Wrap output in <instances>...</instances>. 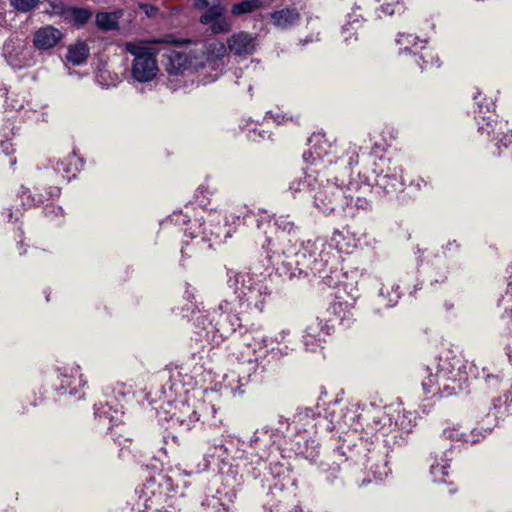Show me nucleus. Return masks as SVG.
<instances>
[{
    "mask_svg": "<svg viewBox=\"0 0 512 512\" xmlns=\"http://www.w3.org/2000/svg\"><path fill=\"white\" fill-rule=\"evenodd\" d=\"M336 414L341 415L342 429L353 430L344 433L335 454L345 456L344 461L361 462L375 480H383L390 473L386 458L391 448L389 435L393 432V418L386 408L371 403L357 415L350 408L340 409Z\"/></svg>",
    "mask_w": 512,
    "mask_h": 512,
    "instance_id": "nucleus-1",
    "label": "nucleus"
},
{
    "mask_svg": "<svg viewBox=\"0 0 512 512\" xmlns=\"http://www.w3.org/2000/svg\"><path fill=\"white\" fill-rule=\"evenodd\" d=\"M340 417L341 415L336 414L335 410L322 415L320 411L311 407L298 408L292 422L293 431H291V424L288 419L283 417H280L277 428L269 429L279 433L278 447H281L282 438H288L292 445L291 449L296 454L314 462L319 456V443L310 436L311 432L322 435L334 430L337 432L342 430ZM280 454V448H278V452L267 460V470L261 480L262 487H267L271 492L273 490L282 491L289 480L287 467L279 461Z\"/></svg>",
    "mask_w": 512,
    "mask_h": 512,
    "instance_id": "nucleus-2",
    "label": "nucleus"
},
{
    "mask_svg": "<svg viewBox=\"0 0 512 512\" xmlns=\"http://www.w3.org/2000/svg\"><path fill=\"white\" fill-rule=\"evenodd\" d=\"M279 437V433L273 432L269 427L256 430L251 439L253 451L244 459H237L232 455L231 447L222 441L214 442L207 448L203 456V463L198 465L197 471L212 469L223 477L224 474L233 476L238 469H241L242 475L261 481L267 470V460L278 452Z\"/></svg>",
    "mask_w": 512,
    "mask_h": 512,
    "instance_id": "nucleus-3",
    "label": "nucleus"
},
{
    "mask_svg": "<svg viewBox=\"0 0 512 512\" xmlns=\"http://www.w3.org/2000/svg\"><path fill=\"white\" fill-rule=\"evenodd\" d=\"M281 252L285 274L290 278L313 275L321 278L330 288L341 282L342 270L337 266L336 253L332 252V244H328L325 238L318 237L300 243L288 239Z\"/></svg>",
    "mask_w": 512,
    "mask_h": 512,
    "instance_id": "nucleus-4",
    "label": "nucleus"
},
{
    "mask_svg": "<svg viewBox=\"0 0 512 512\" xmlns=\"http://www.w3.org/2000/svg\"><path fill=\"white\" fill-rule=\"evenodd\" d=\"M243 345L246 346L247 351H241L236 359L239 362V373L236 381L237 385L233 386L229 382L231 392L236 394H243L244 386L250 382H261L266 372L274 367L277 361L289 355L291 349L285 345L283 347H274L269 344V338L264 336H252L246 334L243 338Z\"/></svg>",
    "mask_w": 512,
    "mask_h": 512,
    "instance_id": "nucleus-5",
    "label": "nucleus"
},
{
    "mask_svg": "<svg viewBox=\"0 0 512 512\" xmlns=\"http://www.w3.org/2000/svg\"><path fill=\"white\" fill-rule=\"evenodd\" d=\"M422 389L425 395L451 396L461 392L468 381L467 363L452 351L422 369Z\"/></svg>",
    "mask_w": 512,
    "mask_h": 512,
    "instance_id": "nucleus-6",
    "label": "nucleus"
},
{
    "mask_svg": "<svg viewBox=\"0 0 512 512\" xmlns=\"http://www.w3.org/2000/svg\"><path fill=\"white\" fill-rule=\"evenodd\" d=\"M170 221L176 226H185L184 234L191 239L200 238L201 242H208L211 248L214 243H220L231 237L228 220L218 211H206L202 207L185 206L184 211H175Z\"/></svg>",
    "mask_w": 512,
    "mask_h": 512,
    "instance_id": "nucleus-7",
    "label": "nucleus"
},
{
    "mask_svg": "<svg viewBox=\"0 0 512 512\" xmlns=\"http://www.w3.org/2000/svg\"><path fill=\"white\" fill-rule=\"evenodd\" d=\"M226 283L232 289L241 312L261 314L271 300V288L250 272L228 269Z\"/></svg>",
    "mask_w": 512,
    "mask_h": 512,
    "instance_id": "nucleus-8",
    "label": "nucleus"
},
{
    "mask_svg": "<svg viewBox=\"0 0 512 512\" xmlns=\"http://www.w3.org/2000/svg\"><path fill=\"white\" fill-rule=\"evenodd\" d=\"M233 312V302L221 300L216 308L195 317V333L212 346H219L240 326V319Z\"/></svg>",
    "mask_w": 512,
    "mask_h": 512,
    "instance_id": "nucleus-9",
    "label": "nucleus"
},
{
    "mask_svg": "<svg viewBox=\"0 0 512 512\" xmlns=\"http://www.w3.org/2000/svg\"><path fill=\"white\" fill-rule=\"evenodd\" d=\"M328 145L325 140L317 139L312 144L309 151L303 154V160L309 165V177L326 176L327 174H333L338 170H344L348 172L358 164L359 152L364 155L368 150L367 146H357L355 144L350 145L341 156L334 159L328 154Z\"/></svg>",
    "mask_w": 512,
    "mask_h": 512,
    "instance_id": "nucleus-10",
    "label": "nucleus"
},
{
    "mask_svg": "<svg viewBox=\"0 0 512 512\" xmlns=\"http://www.w3.org/2000/svg\"><path fill=\"white\" fill-rule=\"evenodd\" d=\"M178 478L177 473L170 475L164 472H159L148 478L135 489L132 509L136 512H152L156 508L162 507L172 493L184 496L186 482L182 481V485H180Z\"/></svg>",
    "mask_w": 512,
    "mask_h": 512,
    "instance_id": "nucleus-11",
    "label": "nucleus"
},
{
    "mask_svg": "<svg viewBox=\"0 0 512 512\" xmlns=\"http://www.w3.org/2000/svg\"><path fill=\"white\" fill-rule=\"evenodd\" d=\"M203 409H208V406L190 396L181 398L165 396L162 404L157 408V417L159 421L169 423L170 428L190 431L200 420ZM209 409L213 414L216 413L214 406H209Z\"/></svg>",
    "mask_w": 512,
    "mask_h": 512,
    "instance_id": "nucleus-12",
    "label": "nucleus"
},
{
    "mask_svg": "<svg viewBox=\"0 0 512 512\" xmlns=\"http://www.w3.org/2000/svg\"><path fill=\"white\" fill-rule=\"evenodd\" d=\"M232 218H237L238 221L242 218L244 225H249L252 222L256 223V227L258 230H263L265 234V241L262 243L263 249L269 252H277L276 242H282V247L288 243V239H292L294 242L295 236L298 231V226L295 225L293 221L289 219V216H279L274 221V226L278 229V235L276 239L267 235L266 227L271 226L270 216L264 212V214H256L255 212L248 210L247 208H243L239 211L237 216H232Z\"/></svg>",
    "mask_w": 512,
    "mask_h": 512,
    "instance_id": "nucleus-13",
    "label": "nucleus"
},
{
    "mask_svg": "<svg viewBox=\"0 0 512 512\" xmlns=\"http://www.w3.org/2000/svg\"><path fill=\"white\" fill-rule=\"evenodd\" d=\"M354 174V169L348 172L338 170L333 174L321 177L314 195V205L322 213L329 215L336 207L343 208L346 180Z\"/></svg>",
    "mask_w": 512,
    "mask_h": 512,
    "instance_id": "nucleus-14",
    "label": "nucleus"
},
{
    "mask_svg": "<svg viewBox=\"0 0 512 512\" xmlns=\"http://www.w3.org/2000/svg\"><path fill=\"white\" fill-rule=\"evenodd\" d=\"M371 188L376 194L394 196L404 190L403 169L399 163L380 156L373 161Z\"/></svg>",
    "mask_w": 512,
    "mask_h": 512,
    "instance_id": "nucleus-15",
    "label": "nucleus"
},
{
    "mask_svg": "<svg viewBox=\"0 0 512 512\" xmlns=\"http://www.w3.org/2000/svg\"><path fill=\"white\" fill-rule=\"evenodd\" d=\"M126 51L134 56L130 69L133 83H147L154 80L159 72L156 49L130 42L126 44Z\"/></svg>",
    "mask_w": 512,
    "mask_h": 512,
    "instance_id": "nucleus-16",
    "label": "nucleus"
},
{
    "mask_svg": "<svg viewBox=\"0 0 512 512\" xmlns=\"http://www.w3.org/2000/svg\"><path fill=\"white\" fill-rule=\"evenodd\" d=\"M201 369L202 366H194L191 370L189 362L168 369V380L162 386L164 397L189 396V391L196 385L195 379Z\"/></svg>",
    "mask_w": 512,
    "mask_h": 512,
    "instance_id": "nucleus-17",
    "label": "nucleus"
},
{
    "mask_svg": "<svg viewBox=\"0 0 512 512\" xmlns=\"http://www.w3.org/2000/svg\"><path fill=\"white\" fill-rule=\"evenodd\" d=\"M49 378L52 389L59 396L77 395L86 384L80 366L76 364L55 367Z\"/></svg>",
    "mask_w": 512,
    "mask_h": 512,
    "instance_id": "nucleus-18",
    "label": "nucleus"
},
{
    "mask_svg": "<svg viewBox=\"0 0 512 512\" xmlns=\"http://www.w3.org/2000/svg\"><path fill=\"white\" fill-rule=\"evenodd\" d=\"M2 56L13 69L32 67L37 63L33 47L19 37H10L5 41Z\"/></svg>",
    "mask_w": 512,
    "mask_h": 512,
    "instance_id": "nucleus-19",
    "label": "nucleus"
},
{
    "mask_svg": "<svg viewBox=\"0 0 512 512\" xmlns=\"http://www.w3.org/2000/svg\"><path fill=\"white\" fill-rule=\"evenodd\" d=\"M371 192H374V190L371 188L370 178L362 176L361 172L358 171L357 179L352 175L346 180L343 209L369 210L371 201L367 199L366 195Z\"/></svg>",
    "mask_w": 512,
    "mask_h": 512,
    "instance_id": "nucleus-20",
    "label": "nucleus"
},
{
    "mask_svg": "<svg viewBox=\"0 0 512 512\" xmlns=\"http://www.w3.org/2000/svg\"><path fill=\"white\" fill-rule=\"evenodd\" d=\"M342 438H343L342 436L339 437V440L337 441V443L332 451V454L329 457H327L325 460H322L319 463L318 469H319L320 473L323 475L324 480L328 484H335L338 480L339 481L341 480V477H340L341 471L343 469H345L347 466H350L351 463H353L355 465L362 466L363 469L365 470V473L367 474V477L362 479L360 485H366L368 483H371L372 481H376L373 478L372 473L369 472L366 469L365 465L362 464L361 462L356 463L355 461H352V460L344 461L345 456H339L338 454H335L336 447L338 445L342 444V441H341Z\"/></svg>",
    "mask_w": 512,
    "mask_h": 512,
    "instance_id": "nucleus-21",
    "label": "nucleus"
},
{
    "mask_svg": "<svg viewBox=\"0 0 512 512\" xmlns=\"http://www.w3.org/2000/svg\"><path fill=\"white\" fill-rule=\"evenodd\" d=\"M512 404V384L503 397H494L487 404L480 407L483 421L487 420L486 432H491L508 415V408Z\"/></svg>",
    "mask_w": 512,
    "mask_h": 512,
    "instance_id": "nucleus-22",
    "label": "nucleus"
},
{
    "mask_svg": "<svg viewBox=\"0 0 512 512\" xmlns=\"http://www.w3.org/2000/svg\"><path fill=\"white\" fill-rule=\"evenodd\" d=\"M63 37L64 33L53 25L41 26L32 33L33 50L40 55H51Z\"/></svg>",
    "mask_w": 512,
    "mask_h": 512,
    "instance_id": "nucleus-23",
    "label": "nucleus"
},
{
    "mask_svg": "<svg viewBox=\"0 0 512 512\" xmlns=\"http://www.w3.org/2000/svg\"><path fill=\"white\" fill-rule=\"evenodd\" d=\"M329 334L330 326L316 317L306 325L302 335V343L307 351L315 352L321 347Z\"/></svg>",
    "mask_w": 512,
    "mask_h": 512,
    "instance_id": "nucleus-24",
    "label": "nucleus"
},
{
    "mask_svg": "<svg viewBox=\"0 0 512 512\" xmlns=\"http://www.w3.org/2000/svg\"><path fill=\"white\" fill-rule=\"evenodd\" d=\"M50 14L61 16L65 21L75 26H83L92 17L91 10L82 7L66 6L61 0L50 1Z\"/></svg>",
    "mask_w": 512,
    "mask_h": 512,
    "instance_id": "nucleus-25",
    "label": "nucleus"
},
{
    "mask_svg": "<svg viewBox=\"0 0 512 512\" xmlns=\"http://www.w3.org/2000/svg\"><path fill=\"white\" fill-rule=\"evenodd\" d=\"M477 417L481 419L480 423L482 424V427L480 429L475 428L471 430L469 433H467L462 430V427L460 425L453 424L451 426H447L443 430V437L452 441H460L470 444L478 443L481 439L485 438L486 435L489 434L490 432L485 431V429L487 428V420L483 421V414L479 412V415Z\"/></svg>",
    "mask_w": 512,
    "mask_h": 512,
    "instance_id": "nucleus-26",
    "label": "nucleus"
},
{
    "mask_svg": "<svg viewBox=\"0 0 512 512\" xmlns=\"http://www.w3.org/2000/svg\"><path fill=\"white\" fill-rule=\"evenodd\" d=\"M256 37L244 31L232 34L227 40L230 53L235 56H248L256 51Z\"/></svg>",
    "mask_w": 512,
    "mask_h": 512,
    "instance_id": "nucleus-27",
    "label": "nucleus"
},
{
    "mask_svg": "<svg viewBox=\"0 0 512 512\" xmlns=\"http://www.w3.org/2000/svg\"><path fill=\"white\" fill-rule=\"evenodd\" d=\"M94 414L96 420L102 424L107 425L108 429L118 425L122 422L123 410L122 406L118 403L113 404L112 402L98 403L94 405Z\"/></svg>",
    "mask_w": 512,
    "mask_h": 512,
    "instance_id": "nucleus-28",
    "label": "nucleus"
},
{
    "mask_svg": "<svg viewBox=\"0 0 512 512\" xmlns=\"http://www.w3.org/2000/svg\"><path fill=\"white\" fill-rule=\"evenodd\" d=\"M49 164L57 174L70 181L83 167V160L73 151L63 158L50 160Z\"/></svg>",
    "mask_w": 512,
    "mask_h": 512,
    "instance_id": "nucleus-29",
    "label": "nucleus"
},
{
    "mask_svg": "<svg viewBox=\"0 0 512 512\" xmlns=\"http://www.w3.org/2000/svg\"><path fill=\"white\" fill-rule=\"evenodd\" d=\"M414 423L411 417V413L398 414L395 422H393V432L390 433L389 438L391 439V448L395 446H402L406 439L403 434H408L412 431Z\"/></svg>",
    "mask_w": 512,
    "mask_h": 512,
    "instance_id": "nucleus-30",
    "label": "nucleus"
},
{
    "mask_svg": "<svg viewBox=\"0 0 512 512\" xmlns=\"http://www.w3.org/2000/svg\"><path fill=\"white\" fill-rule=\"evenodd\" d=\"M328 244H332L333 253L336 250L338 253L349 254L357 246V238L345 227L342 230H335Z\"/></svg>",
    "mask_w": 512,
    "mask_h": 512,
    "instance_id": "nucleus-31",
    "label": "nucleus"
},
{
    "mask_svg": "<svg viewBox=\"0 0 512 512\" xmlns=\"http://www.w3.org/2000/svg\"><path fill=\"white\" fill-rule=\"evenodd\" d=\"M165 69L170 77L184 76L189 70L187 54L185 52L171 50L166 55Z\"/></svg>",
    "mask_w": 512,
    "mask_h": 512,
    "instance_id": "nucleus-32",
    "label": "nucleus"
},
{
    "mask_svg": "<svg viewBox=\"0 0 512 512\" xmlns=\"http://www.w3.org/2000/svg\"><path fill=\"white\" fill-rule=\"evenodd\" d=\"M236 497L235 490H227L223 498H217L212 494H205V499L201 505L207 508V512H229Z\"/></svg>",
    "mask_w": 512,
    "mask_h": 512,
    "instance_id": "nucleus-33",
    "label": "nucleus"
},
{
    "mask_svg": "<svg viewBox=\"0 0 512 512\" xmlns=\"http://www.w3.org/2000/svg\"><path fill=\"white\" fill-rule=\"evenodd\" d=\"M399 289L398 284L382 285L375 299L378 306L375 312L380 313L382 307L387 309L395 307L401 297Z\"/></svg>",
    "mask_w": 512,
    "mask_h": 512,
    "instance_id": "nucleus-34",
    "label": "nucleus"
},
{
    "mask_svg": "<svg viewBox=\"0 0 512 512\" xmlns=\"http://www.w3.org/2000/svg\"><path fill=\"white\" fill-rule=\"evenodd\" d=\"M395 42L400 46L399 54H409L414 58L422 45L426 46L428 39H420L411 33H398Z\"/></svg>",
    "mask_w": 512,
    "mask_h": 512,
    "instance_id": "nucleus-35",
    "label": "nucleus"
},
{
    "mask_svg": "<svg viewBox=\"0 0 512 512\" xmlns=\"http://www.w3.org/2000/svg\"><path fill=\"white\" fill-rule=\"evenodd\" d=\"M360 9L359 6L355 7L351 13L347 15L346 23L341 28L343 41L349 45L357 41V31L362 26L364 18L358 14L356 10Z\"/></svg>",
    "mask_w": 512,
    "mask_h": 512,
    "instance_id": "nucleus-36",
    "label": "nucleus"
},
{
    "mask_svg": "<svg viewBox=\"0 0 512 512\" xmlns=\"http://www.w3.org/2000/svg\"><path fill=\"white\" fill-rule=\"evenodd\" d=\"M299 20L300 14L294 8H283L271 13V21L273 25L283 30L297 25Z\"/></svg>",
    "mask_w": 512,
    "mask_h": 512,
    "instance_id": "nucleus-37",
    "label": "nucleus"
},
{
    "mask_svg": "<svg viewBox=\"0 0 512 512\" xmlns=\"http://www.w3.org/2000/svg\"><path fill=\"white\" fill-rule=\"evenodd\" d=\"M90 54L89 46L85 41L78 40L67 47V53L65 59L68 63L74 66H80L84 64Z\"/></svg>",
    "mask_w": 512,
    "mask_h": 512,
    "instance_id": "nucleus-38",
    "label": "nucleus"
},
{
    "mask_svg": "<svg viewBox=\"0 0 512 512\" xmlns=\"http://www.w3.org/2000/svg\"><path fill=\"white\" fill-rule=\"evenodd\" d=\"M450 458L448 452H443L440 456L436 455L430 466V473L433 481L437 483H446L445 477L449 475Z\"/></svg>",
    "mask_w": 512,
    "mask_h": 512,
    "instance_id": "nucleus-39",
    "label": "nucleus"
},
{
    "mask_svg": "<svg viewBox=\"0 0 512 512\" xmlns=\"http://www.w3.org/2000/svg\"><path fill=\"white\" fill-rule=\"evenodd\" d=\"M414 63L423 71L430 68H439L441 66L438 54L427 45H422L420 51L413 58Z\"/></svg>",
    "mask_w": 512,
    "mask_h": 512,
    "instance_id": "nucleus-40",
    "label": "nucleus"
},
{
    "mask_svg": "<svg viewBox=\"0 0 512 512\" xmlns=\"http://www.w3.org/2000/svg\"><path fill=\"white\" fill-rule=\"evenodd\" d=\"M309 172V165L305 170L301 172L299 176H296L290 183H289V190L294 194L296 192H300L306 189H315V185L318 184L320 178L322 176H317V174H314V177H309L307 174Z\"/></svg>",
    "mask_w": 512,
    "mask_h": 512,
    "instance_id": "nucleus-41",
    "label": "nucleus"
},
{
    "mask_svg": "<svg viewBox=\"0 0 512 512\" xmlns=\"http://www.w3.org/2000/svg\"><path fill=\"white\" fill-rule=\"evenodd\" d=\"M263 7L261 0H243L235 3L231 8V13L235 16L250 14Z\"/></svg>",
    "mask_w": 512,
    "mask_h": 512,
    "instance_id": "nucleus-42",
    "label": "nucleus"
},
{
    "mask_svg": "<svg viewBox=\"0 0 512 512\" xmlns=\"http://www.w3.org/2000/svg\"><path fill=\"white\" fill-rule=\"evenodd\" d=\"M14 128L13 122L7 120L0 130V134L3 137V139L0 140V147L5 155H10L14 150L13 145L10 142L11 136L14 135Z\"/></svg>",
    "mask_w": 512,
    "mask_h": 512,
    "instance_id": "nucleus-43",
    "label": "nucleus"
},
{
    "mask_svg": "<svg viewBox=\"0 0 512 512\" xmlns=\"http://www.w3.org/2000/svg\"><path fill=\"white\" fill-rule=\"evenodd\" d=\"M208 51H211L214 54V56L213 59H210V57H208L207 62L205 64H202V69H206L208 67L216 69V67H220L222 65V57L224 56L226 51L225 45L222 43H211L209 44Z\"/></svg>",
    "mask_w": 512,
    "mask_h": 512,
    "instance_id": "nucleus-44",
    "label": "nucleus"
},
{
    "mask_svg": "<svg viewBox=\"0 0 512 512\" xmlns=\"http://www.w3.org/2000/svg\"><path fill=\"white\" fill-rule=\"evenodd\" d=\"M227 490H234V487L229 485L228 483H224V479L222 476L216 475L206 488L205 494H212L217 498H223V494L226 493Z\"/></svg>",
    "mask_w": 512,
    "mask_h": 512,
    "instance_id": "nucleus-45",
    "label": "nucleus"
},
{
    "mask_svg": "<svg viewBox=\"0 0 512 512\" xmlns=\"http://www.w3.org/2000/svg\"><path fill=\"white\" fill-rule=\"evenodd\" d=\"M223 12L224 8L220 4V1L214 0V2L205 10L204 14L201 15L200 23L209 25L212 21L222 16Z\"/></svg>",
    "mask_w": 512,
    "mask_h": 512,
    "instance_id": "nucleus-46",
    "label": "nucleus"
},
{
    "mask_svg": "<svg viewBox=\"0 0 512 512\" xmlns=\"http://www.w3.org/2000/svg\"><path fill=\"white\" fill-rule=\"evenodd\" d=\"M96 25L101 30L109 31L117 27V22L111 13L100 12L96 15Z\"/></svg>",
    "mask_w": 512,
    "mask_h": 512,
    "instance_id": "nucleus-47",
    "label": "nucleus"
},
{
    "mask_svg": "<svg viewBox=\"0 0 512 512\" xmlns=\"http://www.w3.org/2000/svg\"><path fill=\"white\" fill-rule=\"evenodd\" d=\"M18 197L21 201L22 206H24L25 208L38 206L44 202V197L42 195L36 197L32 195L31 192L26 188H22Z\"/></svg>",
    "mask_w": 512,
    "mask_h": 512,
    "instance_id": "nucleus-48",
    "label": "nucleus"
},
{
    "mask_svg": "<svg viewBox=\"0 0 512 512\" xmlns=\"http://www.w3.org/2000/svg\"><path fill=\"white\" fill-rule=\"evenodd\" d=\"M180 497L181 496L179 494H176L175 492L172 493L165 501V504H162V507L156 508L152 512H180V506L178 503V499Z\"/></svg>",
    "mask_w": 512,
    "mask_h": 512,
    "instance_id": "nucleus-49",
    "label": "nucleus"
},
{
    "mask_svg": "<svg viewBox=\"0 0 512 512\" xmlns=\"http://www.w3.org/2000/svg\"><path fill=\"white\" fill-rule=\"evenodd\" d=\"M209 25H211V30L215 34L226 33L230 31L232 26L231 21L223 16H220L219 18L215 19Z\"/></svg>",
    "mask_w": 512,
    "mask_h": 512,
    "instance_id": "nucleus-50",
    "label": "nucleus"
},
{
    "mask_svg": "<svg viewBox=\"0 0 512 512\" xmlns=\"http://www.w3.org/2000/svg\"><path fill=\"white\" fill-rule=\"evenodd\" d=\"M39 0H10L11 6L18 12L26 13L33 10Z\"/></svg>",
    "mask_w": 512,
    "mask_h": 512,
    "instance_id": "nucleus-51",
    "label": "nucleus"
},
{
    "mask_svg": "<svg viewBox=\"0 0 512 512\" xmlns=\"http://www.w3.org/2000/svg\"><path fill=\"white\" fill-rule=\"evenodd\" d=\"M44 214L47 218H49L51 221H57L58 223L61 222V220L64 217V211L62 207L55 206L54 204H47L44 208Z\"/></svg>",
    "mask_w": 512,
    "mask_h": 512,
    "instance_id": "nucleus-52",
    "label": "nucleus"
},
{
    "mask_svg": "<svg viewBox=\"0 0 512 512\" xmlns=\"http://www.w3.org/2000/svg\"><path fill=\"white\" fill-rule=\"evenodd\" d=\"M478 377L482 378L487 387L492 390H497L502 383V379L498 375L489 374L486 372V369H483L482 375H479Z\"/></svg>",
    "mask_w": 512,
    "mask_h": 512,
    "instance_id": "nucleus-53",
    "label": "nucleus"
},
{
    "mask_svg": "<svg viewBox=\"0 0 512 512\" xmlns=\"http://www.w3.org/2000/svg\"><path fill=\"white\" fill-rule=\"evenodd\" d=\"M430 187H431L430 182L421 176H417L416 178L412 179L408 184V188L410 190H412L413 192H420L423 189L430 188Z\"/></svg>",
    "mask_w": 512,
    "mask_h": 512,
    "instance_id": "nucleus-54",
    "label": "nucleus"
},
{
    "mask_svg": "<svg viewBox=\"0 0 512 512\" xmlns=\"http://www.w3.org/2000/svg\"><path fill=\"white\" fill-rule=\"evenodd\" d=\"M248 137L253 141H260L270 138V133L263 129L253 128L249 130Z\"/></svg>",
    "mask_w": 512,
    "mask_h": 512,
    "instance_id": "nucleus-55",
    "label": "nucleus"
},
{
    "mask_svg": "<svg viewBox=\"0 0 512 512\" xmlns=\"http://www.w3.org/2000/svg\"><path fill=\"white\" fill-rule=\"evenodd\" d=\"M289 335H290V330L283 329L279 333H277L274 338L269 339V344L270 345H272L273 343L281 344V343L285 342V339Z\"/></svg>",
    "mask_w": 512,
    "mask_h": 512,
    "instance_id": "nucleus-56",
    "label": "nucleus"
},
{
    "mask_svg": "<svg viewBox=\"0 0 512 512\" xmlns=\"http://www.w3.org/2000/svg\"><path fill=\"white\" fill-rule=\"evenodd\" d=\"M369 141L372 144V146L370 148V151L368 152L370 156L385 150V143H382V142L380 143V142H377V141H373V139L371 137H369Z\"/></svg>",
    "mask_w": 512,
    "mask_h": 512,
    "instance_id": "nucleus-57",
    "label": "nucleus"
},
{
    "mask_svg": "<svg viewBox=\"0 0 512 512\" xmlns=\"http://www.w3.org/2000/svg\"><path fill=\"white\" fill-rule=\"evenodd\" d=\"M214 0H194V7L198 10H206Z\"/></svg>",
    "mask_w": 512,
    "mask_h": 512,
    "instance_id": "nucleus-58",
    "label": "nucleus"
},
{
    "mask_svg": "<svg viewBox=\"0 0 512 512\" xmlns=\"http://www.w3.org/2000/svg\"><path fill=\"white\" fill-rule=\"evenodd\" d=\"M61 194V189L59 187H50L48 192H47V199H54V198H58Z\"/></svg>",
    "mask_w": 512,
    "mask_h": 512,
    "instance_id": "nucleus-59",
    "label": "nucleus"
},
{
    "mask_svg": "<svg viewBox=\"0 0 512 512\" xmlns=\"http://www.w3.org/2000/svg\"><path fill=\"white\" fill-rule=\"evenodd\" d=\"M265 119H273L275 123L281 124L284 119V116H280L279 114L273 115L270 111H268L266 113Z\"/></svg>",
    "mask_w": 512,
    "mask_h": 512,
    "instance_id": "nucleus-60",
    "label": "nucleus"
},
{
    "mask_svg": "<svg viewBox=\"0 0 512 512\" xmlns=\"http://www.w3.org/2000/svg\"><path fill=\"white\" fill-rule=\"evenodd\" d=\"M504 350H505V354L508 358V361H509L510 365L512 366V345L507 344L505 346Z\"/></svg>",
    "mask_w": 512,
    "mask_h": 512,
    "instance_id": "nucleus-61",
    "label": "nucleus"
},
{
    "mask_svg": "<svg viewBox=\"0 0 512 512\" xmlns=\"http://www.w3.org/2000/svg\"><path fill=\"white\" fill-rule=\"evenodd\" d=\"M459 245L456 243L455 240L453 241H449L445 247V251L446 250H453V249H458Z\"/></svg>",
    "mask_w": 512,
    "mask_h": 512,
    "instance_id": "nucleus-62",
    "label": "nucleus"
},
{
    "mask_svg": "<svg viewBox=\"0 0 512 512\" xmlns=\"http://www.w3.org/2000/svg\"><path fill=\"white\" fill-rule=\"evenodd\" d=\"M7 94H8V89H7L6 85L3 83H0V96L6 97Z\"/></svg>",
    "mask_w": 512,
    "mask_h": 512,
    "instance_id": "nucleus-63",
    "label": "nucleus"
},
{
    "mask_svg": "<svg viewBox=\"0 0 512 512\" xmlns=\"http://www.w3.org/2000/svg\"><path fill=\"white\" fill-rule=\"evenodd\" d=\"M342 306H343L342 302L334 303L333 304V310L335 311V313H339L340 310H342Z\"/></svg>",
    "mask_w": 512,
    "mask_h": 512,
    "instance_id": "nucleus-64",
    "label": "nucleus"
}]
</instances>
